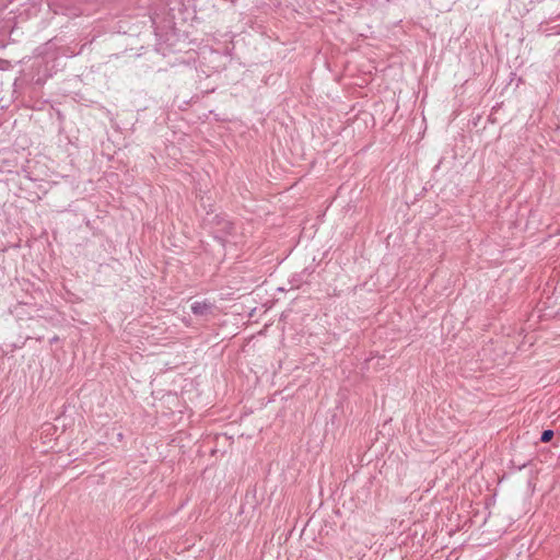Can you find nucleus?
I'll return each mask as SVG.
<instances>
[{
    "label": "nucleus",
    "mask_w": 560,
    "mask_h": 560,
    "mask_svg": "<svg viewBox=\"0 0 560 560\" xmlns=\"http://www.w3.org/2000/svg\"><path fill=\"white\" fill-rule=\"evenodd\" d=\"M213 304L208 301H196L191 304V312L197 316H205L211 312Z\"/></svg>",
    "instance_id": "2"
},
{
    "label": "nucleus",
    "mask_w": 560,
    "mask_h": 560,
    "mask_svg": "<svg viewBox=\"0 0 560 560\" xmlns=\"http://www.w3.org/2000/svg\"><path fill=\"white\" fill-rule=\"evenodd\" d=\"M553 434L555 433H553L552 430H545L541 433L540 441L544 442V443H547V442H549L553 438Z\"/></svg>",
    "instance_id": "3"
},
{
    "label": "nucleus",
    "mask_w": 560,
    "mask_h": 560,
    "mask_svg": "<svg viewBox=\"0 0 560 560\" xmlns=\"http://www.w3.org/2000/svg\"><path fill=\"white\" fill-rule=\"evenodd\" d=\"M234 225L224 217L215 215L213 219L212 234L223 246L229 242Z\"/></svg>",
    "instance_id": "1"
}]
</instances>
